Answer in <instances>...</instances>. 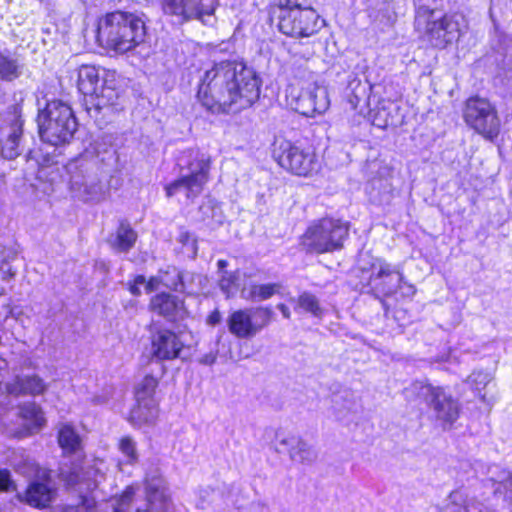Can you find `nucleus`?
Instances as JSON below:
<instances>
[{
  "instance_id": "a211bd4d",
  "label": "nucleus",
  "mask_w": 512,
  "mask_h": 512,
  "mask_svg": "<svg viewBox=\"0 0 512 512\" xmlns=\"http://www.w3.org/2000/svg\"><path fill=\"white\" fill-rule=\"evenodd\" d=\"M403 280L402 274L383 259H375L371 264L368 285L377 294H393Z\"/></svg>"
},
{
  "instance_id": "4468645a",
  "label": "nucleus",
  "mask_w": 512,
  "mask_h": 512,
  "mask_svg": "<svg viewBox=\"0 0 512 512\" xmlns=\"http://www.w3.org/2000/svg\"><path fill=\"white\" fill-rule=\"evenodd\" d=\"M93 469L84 470L75 467L69 472L62 471V476L69 488L79 493L80 503L76 506H66L63 512H94L96 509V498L90 493L98 486V481L92 479Z\"/></svg>"
},
{
  "instance_id": "9b49d317",
  "label": "nucleus",
  "mask_w": 512,
  "mask_h": 512,
  "mask_svg": "<svg viewBox=\"0 0 512 512\" xmlns=\"http://www.w3.org/2000/svg\"><path fill=\"white\" fill-rule=\"evenodd\" d=\"M463 119L475 132L489 141H494L499 133L501 121L495 106L486 98L479 96L466 100Z\"/></svg>"
},
{
  "instance_id": "58836bf2",
  "label": "nucleus",
  "mask_w": 512,
  "mask_h": 512,
  "mask_svg": "<svg viewBox=\"0 0 512 512\" xmlns=\"http://www.w3.org/2000/svg\"><path fill=\"white\" fill-rule=\"evenodd\" d=\"M239 271H224L219 278V287L227 298L234 296L240 288Z\"/></svg>"
},
{
  "instance_id": "de8ad7c7",
  "label": "nucleus",
  "mask_w": 512,
  "mask_h": 512,
  "mask_svg": "<svg viewBox=\"0 0 512 512\" xmlns=\"http://www.w3.org/2000/svg\"><path fill=\"white\" fill-rule=\"evenodd\" d=\"M216 359H217V354L214 352H209V353L203 355L199 359V362L204 365H212L215 363Z\"/></svg>"
},
{
  "instance_id": "2eb2a0df",
  "label": "nucleus",
  "mask_w": 512,
  "mask_h": 512,
  "mask_svg": "<svg viewBox=\"0 0 512 512\" xmlns=\"http://www.w3.org/2000/svg\"><path fill=\"white\" fill-rule=\"evenodd\" d=\"M70 189L83 201L98 202L104 198L105 189L93 166L70 164Z\"/></svg>"
},
{
  "instance_id": "5701e85b",
  "label": "nucleus",
  "mask_w": 512,
  "mask_h": 512,
  "mask_svg": "<svg viewBox=\"0 0 512 512\" xmlns=\"http://www.w3.org/2000/svg\"><path fill=\"white\" fill-rule=\"evenodd\" d=\"M48 388L49 384L35 373L17 375L6 384L7 392L12 395L39 396L43 395Z\"/></svg>"
},
{
  "instance_id": "bb28decb",
  "label": "nucleus",
  "mask_w": 512,
  "mask_h": 512,
  "mask_svg": "<svg viewBox=\"0 0 512 512\" xmlns=\"http://www.w3.org/2000/svg\"><path fill=\"white\" fill-rule=\"evenodd\" d=\"M137 240V233L126 222H121L114 235L108 239L112 249L117 252H128Z\"/></svg>"
},
{
  "instance_id": "864d4df0",
  "label": "nucleus",
  "mask_w": 512,
  "mask_h": 512,
  "mask_svg": "<svg viewBox=\"0 0 512 512\" xmlns=\"http://www.w3.org/2000/svg\"><path fill=\"white\" fill-rule=\"evenodd\" d=\"M479 512H496V511L484 507L483 509H480Z\"/></svg>"
},
{
  "instance_id": "09e8293b",
  "label": "nucleus",
  "mask_w": 512,
  "mask_h": 512,
  "mask_svg": "<svg viewBox=\"0 0 512 512\" xmlns=\"http://www.w3.org/2000/svg\"><path fill=\"white\" fill-rule=\"evenodd\" d=\"M221 321V314L218 310L213 311L207 319L208 324L216 325Z\"/></svg>"
},
{
  "instance_id": "473e14b6",
  "label": "nucleus",
  "mask_w": 512,
  "mask_h": 512,
  "mask_svg": "<svg viewBox=\"0 0 512 512\" xmlns=\"http://www.w3.org/2000/svg\"><path fill=\"white\" fill-rule=\"evenodd\" d=\"M58 442L66 454L77 453L82 449V440L79 434L68 424L59 429Z\"/></svg>"
},
{
  "instance_id": "f257e3e1",
  "label": "nucleus",
  "mask_w": 512,
  "mask_h": 512,
  "mask_svg": "<svg viewBox=\"0 0 512 512\" xmlns=\"http://www.w3.org/2000/svg\"><path fill=\"white\" fill-rule=\"evenodd\" d=\"M260 87L261 80L252 68L224 61L204 73L197 97L212 113L238 112L258 100Z\"/></svg>"
},
{
  "instance_id": "79ce46f5",
  "label": "nucleus",
  "mask_w": 512,
  "mask_h": 512,
  "mask_svg": "<svg viewBox=\"0 0 512 512\" xmlns=\"http://www.w3.org/2000/svg\"><path fill=\"white\" fill-rule=\"evenodd\" d=\"M492 376L489 372L479 370L474 371L469 377H468V383L479 393L485 386L491 381Z\"/></svg>"
},
{
  "instance_id": "20e7f679",
  "label": "nucleus",
  "mask_w": 512,
  "mask_h": 512,
  "mask_svg": "<svg viewBox=\"0 0 512 512\" xmlns=\"http://www.w3.org/2000/svg\"><path fill=\"white\" fill-rule=\"evenodd\" d=\"M37 122L42 141L53 146L69 143L78 127L72 108L61 100L50 101L39 110Z\"/></svg>"
},
{
  "instance_id": "4c0bfd02",
  "label": "nucleus",
  "mask_w": 512,
  "mask_h": 512,
  "mask_svg": "<svg viewBox=\"0 0 512 512\" xmlns=\"http://www.w3.org/2000/svg\"><path fill=\"white\" fill-rule=\"evenodd\" d=\"M158 380L152 375H146L135 388L136 402H156L154 398Z\"/></svg>"
},
{
  "instance_id": "9d476101",
  "label": "nucleus",
  "mask_w": 512,
  "mask_h": 512,
  "mask_svg": "<svg viewBox=\"0 0 512 512\" xmlns=\"http://www.w3.org/2000/svg\"><path fill=\"white\" fill-rule=\"evenodd\" d=\"M324 23L316 10L295 3L280 9L278 28L287 36L305 38L318 33Z\"/></svg>"
},
{
  "instance_id": "a19ab883",
  "label": "nucleus",
  "mask_w": 512,
  "mask_h": 512,
  "mask_svg": "<svg viewBox=\"0 0 512 512\" xmlns=\"http://www.w3.org/2000/svg\"><path fill=\"white\" fill-rule=\"evenodd\" d=\"M119 450L126 457V462L133 464L138 460L136 442L129 436H125L119 441Z\"/></svg>"
},
{
  "instance_id": "37998d69",
  "label": "nucleus",
  "mask_w": 512,
  "mask_h": 512,
  "mask_svg": "<svg viewBox=\"0 0 512 512\" xmlns=\"http://www.w3.org/2000/svg\"><path fill=\"white\" fill-rule=\"evenodd\" d=\"M14 487L10 472L7 469L0 470V491H10Z\"/></svg>"
},
{
  "instance_id": "0eeeda50",
  "label": "nucleus",
  "mask_w": 512,
  "mask_h": 512,
  "mask_svg": "<svg viewBox=\"0 0 512 512\" xmlns=\"http://www.w3.org/2000/svg\"><path fill=\"white\" fill-rule=\"evenodd\" d=\"M405 391L423 399L443 429L451 428L458 419L460 404L444 387L415 381Z\"/></svg>"
},
{
  "instance_id": "cd10ccee",
  "label": "nucleus",
  "mask_w": 512,
  "mask_h": 512,
  "mask_svg": "<svg viewBox=\"0 0 512 512\" xmlns=\"http://www.w3.org/2000/svg\"><path fill=\"white\" fill-rule=\"evenodd\" d=\"M54 491L45 483L33 482L25 492V501L33 507L44 508L50 504Z\"/></svg>"
},
{
  "instance_id": "f704fd0d",
  "label": "nucleus",
  "mask_w": 512,
  "mask_h": 512,
  "mask_svg": "<svg viewBox=\"0 0 512 512\" xmlns=\"http://www.w3.org/2000/svg\"><path fill=\"white\" fill-rule=\"evenodd\" d=\"M476 504V501L469 498L463 490H455L449 494L444 512H470L476 508Z\"/></svg>"
},
{
  "instance_id": "c85d7f7f",
  "label": "nucleus",
  "mask_w": 512,
  "mask_h": 512,
  "mask_svg": "<svg viewBox=\"0 0 512 512\" xmlns=\"http://www.w3.org/2000/svg\"><path fill=\"white\" fill-rule=\"evenodd\" d=\"M158 414L157 402L138 403L131 409L128 421L134 427L152 423Z\"/></svg>"
},
{
  "instance_id": "ddd939ff",
  "label": "nucleus",
  "mask_w": 512,
  "mask_h": 512,
  "mask_svg": "<svg viewBox=\"0 0 512 512\" xmlns=\"http://www.w3.org/2000/svg\"><path fill=\"white\" fill-rule=\"evenodd\" d=\"M272 315L269 307L239 309L230 314L228 328L237 338H251L271 322Z\"/></svg>"
},
{
  "instance_id": "a878e982",
  "label": "nucleus",
  "mask_w": 512,
  "mask_h": 512,
  "mask_svg": "<svg viewBox=\"0 0 512 512\" xmlns=\"http://www.w3.org/2000/svg\"><path fill=\"white\" fill-rule=\"evenodd\" d=\"M19 415L24 421L27 434L38 432L45 425L44 413L35 402H27L20 406Z\"/></svg>"
},
{
  "instance_id": "c03bdc74",
  "label": "nucleus",
  "mask_w": 512,
  "mask_h": 512,
  "mask_svg": "<svg viewBox=\"0 0 512 512\" xmlns=\"http://www.w3.org/2000/svg\"><path fill=\"white\" fill-rule=\"evenodd\" d=\"M0 273L3 281H10L16 276L17 270L10 263L4 261L0 265Z\"/></svg>"
},
{
  "instance_id": "b1692460",
  "label": "nucleus",
  "mask_w": 512,
  "mask_h": 512,
  "mask_svg": "<svg viewBox=\"0 0 512 512\" xmlns=\"http://www.w3.org/2000/svg\"><path fill=\"white\" fill-rule=\"evenodd\" d=\"M372 123L381 129L402 125L403 116L400 114L399 106L391 101L379 103L373 114Z\"/></svg>"
},
{
  "instance_id": "2f4dec72",
  "label": "nucleus",
  "mask_w": 512,
  "mask_h": 512,
  "mask_svg": "<svg viewBox=\"0 0 512 512\" xmlns=\"http://www.w3.org/2000/svg\"><path fill=\"white\" fill-rule=\"evenodd\" d=\"M8 463L16 472L24 476H32L37 472L35 461L24 449H15L8 456Z\"/></svg>"
},
{
  "instance_id": "6ab92c4d",
  "label": "nucleus",
  "mask_w": 512,
  "mask_h": 512,
  "mask_svg": "<svg viewBox=\"0 0 512 512\" xmlns=\"http://www.w3.org/2000/svg\"><path fill=\"white\" fill-rule=\"evenodd\" d=\"M150 355L157 361L179 358L184 344L180 337L169 329H158L151 335Z\"/></svg>"
},
{
  "instance_id": "f03ea898",
  "label": "nucleus",
  "mask_w": 512,
  "mask_h": 512,
  "mask_svg": "<svg viewBox=\"0 0 512 512\" xmlns=\"http://www.w3.org/2000/svg\"><path fill=\"white\" fill-rule=\"evenodd\" d=\"M145 37V22L133 13L114 11L106 14L98 24V41L117 53L133 50L144 42Z\"/></svg>"
},
{
  "instance_id": "1a4fd4ad",
  "label": "nucleus",
  "mask_w": 512,
  "mask_h": 512,
  "mask_svg": "<svg viewBox=\"0 0 512 512\" xmlns=\"http://www.w3.org/2000/svg\"><path fill=\"white\" fill-rule=\"evenodd\" d=\"M273 157L278 164L299 176H308L318 169L314 149L284 138H276L273 143Z\"/></svg>"
},
{
  "instance_id": "f8f14e48",
  "label": "nucleus",
  "mask_w": 512,
  "mask_h": 512,
  "mask_svg": "<svg viewBox=\"0 0 512 512\" xmlns=\"http://www.w3.org/2000/svg\"><path fill=\"white\" fill-rule=\"evenodd\" d=\"M22 110L19 105H11L3 115L0 126V153L4 159L14 160L23 150Z\"/></svg>"
},
{
  "instance_id": "ea45409f",
  "label": "nucleus",
  "mask_w": 512,
  "mask_h": 512,
  "mask_svg": "<svg viewBox=\"0 0 512 512\" xmlns=\"http://www.w3.org/2000/svg\"><path fill=\"white\" fill-rule=\"evenodd\" d=\"M135 496V488L128 486L124 492L118 497L114 498L110 502V507L113 512H129Z\"/></svg>"
},
{
  "instance_id": "6e6552de",
  "label": "nucleus",
  "mask_w": 512,
  "mask_h": 512,
  "mask_svg": "<svg viewBox=\"0 0 512 512\" xmlns=\"http://www.w3.org/2000/svg\"><path fill=\"white\" fill-rule=\"evenodd\" d=\"M186 165L180 163L181 175L165 187L167 197L180 192L189 200L197 198L209 180L210 158L199 152L190 151Z\"/></svg>"
},
{
  "instance_id": "3c124183",
  "label": "nucleus",
  "mask_w": 512,
  "mask_h": 512,
  "mask_svg": "<svg viewBox=\"0 0 512 512\" xmlns=\"http://www.w3.org/2000/svg\"><path fill=\"white\" fill-rule=\"evenodd\" d=\"M228 266V262L224 259H220L218 260L217 262V267H218V272L220 273V275L223 274L225 270V268Z\"/></svg>"
},
{
  "instance_id": "72a5a7b5",
  "label": "nucleus",
  "mask_w": 512,
  "mask_h": 512,
  "mask_svg": "<svg viewBox=\"0 0 512 512\" xmlns=\"http://www.w3.org/2000/svg\"><path fill=\"white\" fill-rule=\"evenodd\" d=\"M333 414L338 420H343L349 413L356 410V401L353 392L343 391L333 397Z\"/></svg>"
},
{
  "instance_id": "4be33fe9",
  "label": "nucleus",
  "mask_w": 512,
  "mask_h": 512,
  "mask_svg": "<svg viewBox=\"0 0 512 512\" xmlns=\"http://www.w3.org/2000/svg\"><path fill=\"white\" fill-rule=\"evenodd\" d=\"M150 310L170 321L182 320L187 316L183 299L170 293H159L151 298Z\"/></svg>"
},
{
  "instance_id": "412c9836",
  "label": "nucleus",
  "mask_w": 512,
  "mask_h": 512,
  "mask_svg": "<svg viewBox=\"0 0 512 512\" xmlns=\"http://www.w3.org/2000/svg\"><path fill=\"white\" fill-rule=\"evenodd\" d=\"M276 441L280 446L276 447L277 452H287L293 462L311 464L317 457L312 446L298 436L277 433Z\"/></svg>"
},
{
  "instance_id": "e433bc0d",
  "label": "nucleus",
  "mask_w": 512,
  "mask_h": 512,
  "mask_svg": "<svg viewBox=\"0 0 512 512\" xmlns=\"http://www.w3.org/2000/svg\"><path fill=\"white\" fill-rule=\"evenodd\" d=\"M294 309L296 312L304 311L317 318H321L324 312L318 298L310 292H303L298 296Z\"/></svg>"
},
{
  "instance_id": "7c9ffc66",
  "label": "nucleus",
  "mask_w": 512,
  "mask_h": 512,
  "mask_svg": "<svg viewBox=\"0 0 512 512\" xmlns=\"http://www.w3.org/2000/svg\"><path fill=\"white\" fill-rule=\"evenodd\" d=\"M24 65L19 59L10 54L0 51V79L12 82L23 74Z\"/></svg>"
},
{
  "instance_id": "a18cd8bd",
  "label": "nucleus",
  "mask_w": 512,
  "mask_h": 512,
  "mask_svg": "<svg viewBox=\"0 0 512 512\" xmlns=\"http://www.w3.org/2000/svg\"><path fill=\"white\" fill-rule=\"evenodd\" d=\"M145 282L146 279L144 276L138 275L137 277H135L133 284H131L129 287L130 293L133 294L134 296H139L141 294L140 287L144 286Z\"/></svg>"
},
{
  "instance_id": "7ed1b4c3",
  "label": "nucleus",
  "mask_w": 512,
  "mask_h": 512,
  "mask_svg": "<svg viewBox=\"0 0 512 512\" xmlns=\"http://www.w3.org/2000/svg\"><path fill=\"white\" fill-rule=\"evenodd\" d=\"M463 17L457 14H443L421 5L415 12V29L434 48L445 49L458 41L462 34Z\"/></svg>"
},
{
  "instance_id": "393cba45",
  "label": "nucleus",
  "mask_w": 512,
  "mask_h": 512,
  "mask_svg": "<svg viewBox=\"0 0 512 512\" xmlns=\"http://www.w3.org/2000/svg\"><path fill=\"white\" fill-rule=\"evenodd\" d=\"M194 278V274L181 271L174 266H169L165 271H160L161 283L172 290L185 292L189 290L190 283Z\"/></svg>"
},
{
  "instance_id": "39448f33",
  "label": "nucleus",
  "mask_w": 512,
  "mask_h": 512,
  "mask_svg": "<svg viewBox=\"0 0 512 512\" xmlns=\"http://www.w3.org/2000/svg\"><path fill=\"white\" fill-rule=\"evenodd\" d=\"M348 235L347 222L325 217L309 225L301 238V245L309 253H332L343 248Z\"/></svg>"
},
{
  "instance_id": "423d86ee",
  "label": "nucleus",
  "mask_w": 512,
  "mask_h": 512,
  "mask_svg": "<svg viewBox=\"0 0 512 512\" xmlns=\"http://www.w3.org/2000/svg\"><path fill=\"white\" fill-rule=\"evenodd\" d=\"M78 90L90 98L96 110L116 104L118 91L115 87V73L92 65H82L78 69Z\"/></svg>"
},
{
  "instance_id": "8fccbe9b",
  "label": "nucleus",
  "mask_w": 512,
  "mask_h": 512,
  "mask_svg": "<svg viewBox=\"0 0 512 512\" xmlns=\"http://www.w3.org/2000/svg\"><path fill=\"white\" fill-rule=\"evenodd\" d=\"M277 308L280 310L284 318L289 319L291 317L290 310L285 304H279Z\"/></svg>"
},
{
  "instance_id": "dca6fc26",
  "label": "nucleus",
  "mask_w": 512,
  "mask_h": 512,
  "mask_svg": "<svg viewBox=\"0 0 512 512\" xmlns=\"http://www.w3.org/2000/svg\"><path fill=\"white\" fill-rule=\"evenodd\" d=\"M160 3L163 13L181 24L194 19L203 20L216 8V0H160Z\"/></svg>"
},
{
  "instance_id": "aec40b11",
  "label": "nucleus",
  "mask_w": 512,
  "mask_h": 512,
  "mask_svg": "<svg viewBox=\"0 0 512 512\" xmlns=\"http://www.w3.org/2000/svg\"><path fill=\"white\" fill-rule=\"evenodd\" d=\"M145 484L146 503L138 507L136 512H170L172 502L164 479L158 474L147 475Z\"/></svg>"
},
{
  "instance_id": "c756f323",
  "label": "nucleus",
  "mask_w": 512,
  "mask_h": 512,
  "mask_svg": "<svg viewBox=\"0 0 512 512\" xmlns=\"http://www.w3.org/2000/svg\"><path fill=\"white\" fill-rule=\"evenodd\" d=\"M489 481L497 484L494 493L504 494V499L512 504V473L493 466L489 468Z\"/></svg>"
},
{
  "instance_id": "49530a36",
  "label": "nucleus",
  "mask_w": 512,
  "mask_h": 512,
  "mask_svg": "<svg viewBox=\"0 0 512 512\" xmlns=\"http://www.w3.org/2000/svg\"><path fill=\"white\" fill-rule=\"evenodd\" d=\"M159 283H161L160 276L159 277H151L144 284L146 292L150 293V292L154 291L155 289H157Z\"/></svg>"
},
{
  "instance_id": "603ef678",
  "label": "nucleus",
  "mask_w": 512,
  "mask_h": 512,
  "mask_svg": "<svg viewBox=\"0 0 512 512\" xmlns=\"http://www.w3.org/2000/svg\"><path fill=\"white\" fill-rule=\"evenodd\" d=\"M190 235L189 233L185 232V233H181L180 235V241L183 243V244H186L188 242V239H189Z\"/></svg>"
},
{
  "instance_id": "f3484780",
  "label": "nucleus",
  "mask_w": 512,
  "mask_h": 512,
  "mask_svg": "<svg viewBox=\"0 0 512 512\" xmlns=\"http://www.w3.org/2000/svg\"><path fill=\"white\" fill-rule=\"evenodd\" d=\"M293 101L295 102L294 109L307 117L324 113L330 105L326 87L315 83L309 84L296 96H293Z\"/></svg>"
},
{
  "instance_id": "c9c22d12",
  "label": "nucleus",
  "mask_w": 512,
  "mask_h": 512,
  "mask_svg": "<svg viewBox=\"0 0 512 512\" xmlns=\"http://www.w3.org/2000/svg\"><path fill=\"white\" fill-rule=\"evenodd\" d=\"M280 287L277 283L252 284L248 289H242L241 296L250 301H264L275 295Z\"/></svg>"
}]
</instances>
